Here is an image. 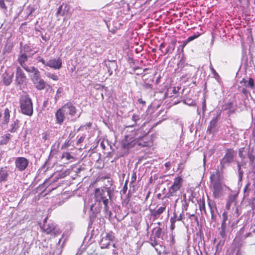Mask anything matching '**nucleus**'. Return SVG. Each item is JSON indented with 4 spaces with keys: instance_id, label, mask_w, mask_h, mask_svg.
I'll return each instance as SVG.
<instances>
[{
    "instance_id": "1",
    "label": "nucleus",
    "mask_w": 255,
    "mask_h": 255,
    "mask_svg": "<svg viewBox=\"0 0 255 255\" xmlns=\"http://www.w3.org/2000/svg\"><path fill=\"white\" fill-rule=\"evenodd\" d=\"M112 190L110 188H97L95 191V199L96 202H103L104 205V210L107 213L109 212L108 204L111 197Z\"/></svg>"
},
{
    "instance_id": "2",
    "label": "nucleus",
    "mask_w": 255,
    "mask_h": 255,
    "mask_svg": "<svg viewBox=\"0 0 255 255\" xmlns=\"http://www.w3.org/2000/svg\"><path fill=\"white\" fill-rule=\"evenodd\" d=\"M21 113L25 115L31 116L33 114V105L31 98L27 94L22 95L19 99Z\"/></svg>"
},
{
    "instance_id": "3",
    "label": "nucleus",
    "mask_w": 255,
    "mask_h": 255,
    "mask_svg": "<svg viewBox=\"0 0 255 255\" xmlns=\"http://www.w3.org/2000/svg\"><path fill=\"white\" fill-rule=\"evenodd\" d=\"M210 181L213 189V196L215 198H218L223 191L219 171H217L215 173H213L211 175Z\"/></svg>"
},
{
    "instance_id": "4",
    "label": "nucleus",
    "mask_w": 255,
    "mask_h": 255,
    "mask_svg": "<svg viewBox=\"0 0 255 255\" xmlns=\"http://www.w3.org/2000/svg\"><path fill=\"white\" fill-rule=\"evenodd\" d=\"M43 232L52 237L59 235L61 231L59 227L52 222H48L47 218L44 219V223L41 227Z\"/></svg>"
},
{
    "instance_id": "5",
    "label": "nucleus",
    "mask_w": 255,
    "mask_h": 255,
    "mask_svg": "<svg viewBox=\"0 0 255 255\" xmlns=\"http://www.w3.org/2000/svg\"><path fill=\"white\" fill-rule=\"evenodd\" d=\"M236 154V152L232 148L226 149L225 155L220 161L221 169L233 162Z\"/></svg>"
},
{
    "instance_id": "6",
    "label": "nucleus",
    "mask_w": 255,
    "mask_h": 255,
    "mask_svg": "<svg viewBox=\"0 0 255 255\" xmlns=\"http://www.w3.org/2000/svg\"><path fill=\"white\" fill-rule=\"evenodd\" d=\"M183 182V179L181 177H175L172 186L169 188L168 193L167 194V196H174L176 195V193L179 191L181 186Z\"/></svg>"
},
{
    "instance_id": "7",
    "label": "nucleus",
    "mask_w": 255,
    "mask_h": 255,
    "mask_svg": "<svg viewBox=\"0 0 255 255\" xmlns=\"http://www.w3.org/2000/svg\"><path fill=\"white\" fill-rule=\"evenodd\" d=\"M28 164L29 160L24 157H17L15 159V169L18 171H23L25 170Z\"/></svg>"
},
{
    "instance_id": "8",
    "label": "nucleus",
    "mask_w": 255,
    "mask_h": 255,
    "mask_svg": "<svg viewBox=\"0 0 255 255\" xmlns=\"http://www.w3.org/2000/svg\"><path fill=\"white\" fill-rule=\"evenodd\" d=\"M31 79L35 87L37 90H42L45 89L46 83L44 80L41 78L40 74L35 76H31Z\"/></svg>"
},
{
    "instance_id": "9",
    "label": "nucleus",
    "mask_w": 255,
    "mask_h": 255,
    "mask_svg": "<svg viewBox=\"0 0 255 255\" xmlns=\"http://www.w3.org/2000/svg\"><path fill=\"white\" fill-rule=\"evenodd\" d=\"M15 83L18 86H21L26 79V76L19 67H17L16 70Z\"/></svg>"
},
{
    "instance_id": "10",
    "label": "nucleus",
    "mask_w": 255,
    "mask_h": 255,
    "mask_svg": "<svg viewBox=\"0 0 255 255\" xmlns=\"http://www.w3.org/2000/svg\"><path fill=\"white\" fill-rule=\"evenodd\" d=\"M61 108L65 114L69 115L71 117L74 116L76 113V109L71 102L66 103Z\"/></svg>"
},
{
    "instance_id": "11",
    "label": "nucleus",
    "mask_w": 255,
    "mask_h": 255,
    "mask_svg": "<svg viewBox=\"0 0 255 255\" xmlns=\"http://www.w3.org/2000/svg\"><path fill=\"white\" fill-rule=\"evenodd\" d=\"M114 239V236L111 234H108L105 237H103L100 242L102 249L108 248L110 242Z\"/></svg>"
},
{
    "instance_id": "12",
    "label": "nucleus",
    "mask_w": 255,
    "mask_h": 255,
    "mask_svg": "<svg viewBox=\"0 0 255 255\" xmlns=\"http://www.w3.org/2000/svg\"><path fill=\"white\" fill-rule=\"evenodd\" d=\"M62 60L60 58H54L47 62L46 66L55 70H58L62 67Z\"/></svg>"
},
{
    "instance_id": "13",
    "label": "nucleus",
    "mask_w": 255,
    "mask_h": 255,
    "mask_svg": "<svg viewBox=\"0 0 255 255\" xmlns=\"http://www.w3.org/2000/svg\"><path fill=\"white\" fill-rule=\"evenodd\" d=\"M70 5L67 4L63 3L61 5L58 7L57 11L56 13V16L57 17L59 15L64 16L67 15L70 9Z\"/></svg>"
},
{
    "instance_id": "14",
    "label": "nucleus",
    "mask_w": 255,
    "mask_h": 255,
    "mask_svg": "<svg viewBox=\"0 0 255 255\" xmlns=\"http://www.w3.org/2000/svg\"><path fill=\"white\" fill-rule=\"evenodd\" d=\"M14 73L9 72V71H5L2 75V81L4 85L8 86L9 85L12 81V79L13 77Z\"/></svg>"
},
{
    "instance_id": "15",
    "label": "nucleus",
    "mask_w": 255,
    "mask_h": 255,
    "mask_svg": "<svg viewBox=\"0 0 255 255\" xmlns=\"http://www.w3.org/2000/svg\"><path fill=\"white\" fill-rule=\"evenodd\" d=\"M28 60V56L26 53L23 52L22 50H21L19 52V53L18 56L17 61L18 62L20 65L23 68L27 65L26 64V62Z\"/></svg>"
},
{
    "instance_id": "16",
    "label": "nucleus",
    "mask_w": 255,
    "mask_h": 255,
    "mask_svg": "<svg viewBox=\"0 0 255 255\" xmlns=\"http://www.w3.org/2000/svg\"><path fill=\"white\" fill-rule=\"evenodd\" d=\"M65 113L62 108L59 109L55 113V117L56 123L59 125H61L65 119Z\"/></svg>"
},
{
    "instance_id": "17",
    "label": "nucleus",
    "mask_w": 255,
    "mask_h": 255,
    "mask_svg": "<svg viewBox=\"0 0 255 255\" xmlns=\"http://www.w3.org/2000/svg\"><path fill=\"white\" fill-rule=\"evenodd\" d=\"M166 209V206L165 205H163L162 206L160 207L157 210H153L150 209L149 211L151 214V215L154 218L157 219L159 217L160 215L163 213V212Z\"/></svg>"
},
{
    "instance_id": "18",
    "label": "nucleus",
    "mask_w": 255,
    "mask_h": 255,
    "mask_svg": "<svg viewBox=\"0 0 255 255\" xmlns=\"http://www.w3.org/2000/svg\"><path fill=\"white\" fill-rule=\"evenodd\" d=\"M19 121L18 119L13 120L9 125L8 131L11 133L15 132L19 127Z\"/></svg>"
},
{
    "instance_id": "19",
    "label": "nucleus",
    "mask_w": 255,
    "mask_h": 255,
    "mask_svg": "<svg viewBox=\"0 0 255 255\" xmlns=\"http://www.w3.org/2000/svg\"><path fill=\"white\" fill-rule=\"evenodd\" d=\"M10 118V111L9 109L6 108L4 110L3 116L2 119V121L0 126L3 127L4 125H7L9 122Z\"/></svg>"
},
{
    "instance_id": "20",
    "label": "nucleus",
    "mask_w": 255,
    "mask_h": 255,
    "mask_svg": "<svg viewBox=\"0 0 255 255\" xmlns=\"http://www.w3.org/2000/svg\"><path fill=\"white\" fill-rule=\"evenodd\" d=\"M210 212L211 214V219L213 221H215L217 217V209L216 208V205L214 203L209 202L208 203Z\"/></svg>"
},
{
    "instance_id": "21",
    "label": "nucleus",
    "mask_w": 255,
    "mask_h": 255,
    "mask_svg": "<svg viewBox=\"0 0 255 255\" xmlns=\"http://www.w3.org/2000/svg\"><path fill=\"white\" fill-rule=\"evenodd\" d=\"M8 170L6 167L0 169V182H5L8 177Z\"/></svg>"
},
{
    "instance_id": "22",
    "label": "nucleus",
    "mask_w": 255,
    "mask_h": 255,
    "mask_svg": "<svg viewBox=\"0 0 255 255\" xmlns=\"http://www.w3.org/2000/svg\"><path fill=\"white\" fill-rule=\"evenodd\" d=\"M106 65L110 74L112 73L113 70H116L117 67L116 61L115 60H109Z\"/></svg>"
},
{
    "instance_id": "23",
    "label": "nucleus",
    "mask_w": 255,
    "mask_h": 255,
    "mask_svg": "<svg viewBox=\"0 0 255 255\" xmlns=\"http://www.w3.org/2000/svg\"><path fill=\"white\" fill-rule=\"evenodd\" d=\"M23 69L27 72L33 73L31 76H35L40 74L39 70L34 66L29 67L26 65Z\"/></svg>"
},
{
    "instance_id": "24",
    "label": "nucleus",
    "mask_w": 255,
    "mask_h": 255,
    "mask_svg": "<svg viewBox=\"0 0 255 255\" xmlns=\"http://www.w3.org/2000/svg\"><path fill=\"white\" fill-rule=\"evenodd\" d=\"M217 123L211 121L207 132L210 134L214 133L217 130Z\"/></svg>"
},
{
    "instance_id": "25",
    "label": "nucleus",
    "mask_w": 255,
    "mask_h": 255,
    "mask_svg": "<svg viewBox=\"0 0 255 255\" xmlns=\"http://www.w3.org/2000/svg\"><path fill=\"white\" fill-rule=\"evenodd\" d=\"M11 135L10 133H6L1 137L0 140V145L7 144L10 140Z\"/></svg>"
},
{
    "instance_id": "26",
    "label": "nucleus",
    "mask_w": 255,
    "mask_h": 255,
    "mask_svg": "<svg viewBox=\"0 0 255 255\" xmlns=\"http://www.w3.org/2000/svg\"><path fill=\"white\" fill-rule=\"evenodd\" d=\"M244 83V86L246 87H250L252 89H254L255 88L254 81L252 78H250L249 81L245 79H243L241 81V83Z\"/></svg>"
},
{
    "instance_id": "27",
    "label": "nucleus",
    "mask_w": 255,
    "mask_h": 255,
    "mask_svg": "<svg viewBox=\"0 0 255 255\" xmlns=\"http://www.w3.org/2000/svg\"><path fill=\"white\" fill-rule=\"evenodd\" d=\"M226 229L227 225L226 224H225V222L222 223L221 227L218 229V230L220 231L219 236H220V238H221L222 239H225L226 237Z\"/></svg>"
},
{
    "instance_id": "28",
    "label": "nucleus",
    "mask_w": 255,
    "mask_h": 255,
    "mask_svg": "<svg viewBox=\"0 0 255 255\" xmlns=\"http://www.w3.org/2000/svg\"><path fill=\"white\" fill-rule=\"evenodd\" d=\"M154 230H155V237L157 238H160L163 239L164 233L162 231V229L160 227H156V228H154Z\"/></svg>"
},
{
    "instance_id": "29",
    "label": "nucleus",
    "mask_w": 255,
    "mask_h": 255,
    "mask_svg": "<svg viewBox=\"0 0 255 255\" xmlns=\"http://www.w3.org/2000/svg\"><path fill=\"white\" fill-rule=\"evenodd\" d=\"M237 168H238L239 183L242 181L243 174H244V171L241 168V164L239 162H237Z\"/></svg>"
},
{
    "instance_id": "30",
    "label": "nucleus",
    "mask_w": 255,
    "mask_h": 255,
    "mask_svg": "<svg viewBox=\"0 0 255 255\" xmlns=\"http://www.w3.org/2000/svg\"><path fill=\"white\" fill-rule=\"evenodd\" d=\"M136 180V172L133 171L131 175V180L129 183V186L131 188V187L134 188L135 186V182Z\"/></svg>"
},
{
    "instance_id": "31",
    "label": "nucleus",
    "mask_w": 255,
    "mask_h": 255,
    "mask_svg": "<svg viewBox=\"0 0 255 255\" xmlns=\"http://www.w3.org/2000/svg\"><path fill=\"white\" fill-rule=\"evenodd\" d=\"M171 44L172 45V46H169L167 48L165 52L164 53V54H166L168 53H172L175 49V46L176 44V41H172L171 42Z\"/></svg>"
},
{
    "instance_id": "32",
    "label": "nucleus",
    "mask_w": 255,
    "mask_h": 255,
    "mask_svg": "<svg viewBox=\"0 0 255 255\" xmlns=\"http://www.w3.org/2000/svg\"><path fill=\"white\" fill-rule=\"evenodd\" d=\"M9 0H0V7L3 9L4 12H6L7 10V7L6 2H9Z\"/></svg>"
},
{
    "instance_id": "33",
    "label": "nucleus",
    "mask_w": 255,
    "mask_h": 255,
    "mask_svg": "<svg viewBox=\"0 0 255 255\" xmlns=\"http://www.w3.org/2000/svg\"><path fill=\"white\" fill-rule=\"evenodd\" d=\"M221 111L220 110L216 111L215 114H214V117L213 118L211 121L217 123L221 116Z\"/></svg>"
},
{
    "instance_id": "34",
    "label": "nucleus",
    "mask_w": 255,
    "mask_h": 255,
    "mask_svg": "<svg viewBox=\"0 0 255 255\" xmlns=\"http://www.w3.org/2000/svg\"><path fill=\"white\" fill-rule=\"evenodd\" d=\"M56 151L55 150L51 149L50 155L49 156L48 159L46 161L44 165L47 167V168H49L51 166V163H50V159L51 157L54 154V152Z\"/></svg>"
},
{
    "instance_id": "35",
    "label": "nucleus",
    "mask_w": 255,
    "mask_h": 255,
    "mask_svg": "<svg viewBox=\"0 0 255 255\" xmlns=\"http://www.w3.org/2000/svg\"><path fill=\"white\" fill-rule=\"evenodd\" d=\"M63 92V89L59 88L56 92V95L54 97L55 103H56L58 99L61 97V94Z\"/></svg>"
},
{
    "instance_id": "36",
    "label": "nucleus",
    "mask_w": 255,
    "mask_h": 255,
    "mask_svg": "<svg viewBox=\"0 0 255 255\" xmlns=\"http://www.w3.org/2000/svg\"><path fill=\"white\" fill-rule=\"evenodd\" d=\"M62 159H66L67 161H68L71 159H73L74 157L71 155L68 152H64L61 156Z\"/></svg>"
},
{
    "instance_id": "37",
    "label": "nucleus",
    "mask_w": 255,
    "mask_h": 255,
    "mask_svg": "<svg viewBox=\"0 0 255 255\" xmlns=\"http://www.w3.org/2000/svg\"><path fill=\"white\" fill-rule=\"evenodd\" d=\"M139 119H140L139 115L134 114L132 116V120L134 122V124L131 126L129 125L128 127H133V126H134L135 125H136V122L137 121L139 120Z\"/></svg>"
},
{
    "instance_id": "38",
    "label": "nucleus",
    "mask_w": 255,
    "mask_h": 255,
    "mask_svg": "<svg viewBox=\"0 0 255 255\" xmlns=\"http://www.w3.org/2000/svg\"><path fill=\"white\" fill-rule=\"evenodd\" d=\"M233 107H234V104H233V102H228V103L225 104L223 106V109L224 110H231L233 108Z\"/></svg>"
},
{
    "instance_id": "39",
    "label": "nucleus",
    "mask_w": 255,
    "mask_h": 255,
    "mask_svg": "<svg viewBox=\"0 0 255 255\" xmlns=\"http://www.w3.org/2000/svg\"><path fill=\"white\" fill-rule=\"evenodd\" d=\"M45 74L47 77L52 79L54 81H57L58 80V77L55 74L51 73L50 72H47Z\"/></svg>"
},
{
    "instance_id": "40",
    "label": "nucleus",
    "mask_w": 255,
    "mask_h": 255,
    "mask_svg": "<svg viewBox=\"0 0 255 255\" xmlns=\"http://www.w3.org/2000/svg\"><path fill=\"white\" fill-rule=\"evenodd\" d=\"M26 10L27 13V17H28L32 14V12H33L35 11V8L29 5L27 7Z\"/></svg>"
},
{
    "instance_id": "41",
    "label": "nucleus",
    "mask_w": 255,
    "mask_h": 255,
    "mask_svg": "<svg viewBox=\"0 0 255 255\" xmlns=\"http://www.w3.org/2000/svg\"><path fill=\"white\" fill-rule=\"evenodd\" d=\"M148 242L154 248L158 245L157 242L154 238L150 237Z\"/></svg>"
},
{
    "instance_id": "42",
    "label": "nucleus",
    "mask_w": 255,
    "mask_h": 255,
    "mask_svg": "<svg viewBox=\"0 0 255 255\" xmlns=\"http://www.w3.org/2000/svg\"><path fill=\"white\" fill-rule=\"evenodd\" d=\"M237 195L236 194H234V195H230L229 196V198H228V202H229V203H233L236 200V198H237Z\"/></svg>"
},
{
    "instance_id": "43",
    "label": "nucleus",
    "mask_w": 255,
    "mask_h": 255,
    "mask_svg": "<svg viewBox=\"0 0 255 255\" xmlns=\"http://www.w3.org/2000/svg\"><path fill=\"white\" fill-rule=\"evenodd\" d=\"M71 142L70 141V139L65 141L64 143L62 144L61 146L62 149H66L71 144Z\"/></svg>"
},
{
    "instance_id": "44",
    "label": "nucleus",
    "mask_w": 255,
    "mask_h": 255,
    "mask_svg": "<svg viewBox=\"0 0 255 255\" xmlns=\"http://www.w3.org/2000/svg\"><path fill=\"white\" fill-rule=\"evenodd\" d=\"M210 70H211L212 74L214 76L215 78H216V79L217 78H219V75L216 72V70L214 69V68L212 67V65H210Z\"/></svg>"
},
{
    "instance_id": "45",
    "label": "nucleus",
    "mask_w": 255,
    "mask_h": 255,
    "mask_svg": "<svg viewBox=\"0 0 255 255\" xmlns=\"http://www.w3.org/2000/svg\"><path fill=\"white\" fill-rule=\"evenodd\" d=\"M248 157L249 158V160H250V162L251 163H252L254 162L255 159V156L252 153H248Z\"/></svg>"
},
{
    "instance_id": "46",
    "label": "nucleus",
    "mask_w": 255,
    "mask_h": 255,
    "mask_svg": "<svg viewBox=\"0 0 255 255\" xmlns=\"http://www.w3.org/2000/svg\"><path fill=\"white\" fill-rule=\"evenodd\" d=\"M23 49H24L23 52H24L25 53L29 52L31 51V50H32L31 47L27 45H25L23 46Z\"/></svg>"
},
{
    "instance_id": "47",
    "label": "nucleus",
    "mask_w": 255,
    "mask_h": 255,
    "mask_svg": "<svg viewBox=\"0 0 255 255\" xmlns=\"http://www.w3.org/2000/svg\"><path fill=\"white\" fill-rule=\"evenodd\" d=\"M48 137H49V134L47 132H43L42 134V140H44V141L47 140L48 139Z\"/></svg>"
},
{
    "instance_id": "48",
    "label": "nucleus",
    "mask_w": 255,
    "mask_h": 255,
    "mask_svg": "<svg viewBox=\"0 0 255 255\" xmlns=\"http://www.w3.org/2000/svg\"><path fill=\"white\" fill-rule=\"evenodd\" d=\"M36 60L38 61L41 62L43 65L46 66L47 62H46L43 58L41 57L40 56H38L36 58Z\"/></svg>"
},
{
    "instance_id": "49",
    "label": "nucleus",
    "mask_w": 255,
    "mask_h": 255,
    "mask_svg": "<svg viewBox=\"0 0 255 255\" xmlns=\"http://www.w3.org/2000/svg\"><path fill=\"white\" fill-rule=\"evenodd\" d=\"M199 207L201 211H204V212L206 214V211L205 209V202H203L201 204L199 205Z\"/></svg>"
},
{
    "instance_id": "50",
    "label": "nucleus",
    "mask_w": 255,
    "mask_h": 255,
    "mask_svg": "<svg viewBox=\"0 0 255 255\" xmlns=\"http://www.w3.org/2000/svg\"><path fill=\"white\" fill-rule=\"evenodd\" d=\"M198 35H193V36H190L186 39V40L188 42H189L192 41L193 40L195 39L197 37H198Z\"/></svg>"
},
{
    "instance_id": "51",
    "label": "nucleus",
    "mask_w": 255,
    "mask_h": 255,
    "mask_svg": "<svg viewBox=\"0 0 255 255\" xmlns=\"http://www.w3.org/2000/svg\"><path fill=\"white\" fill-rule=\"evenodd\" d=\"M128 180H127L125 182V185L124 186V187H123V192L124 193H125L127 191V189H128Z\"/></svg>"
},
{
    "instance_id": "52",
    "label": "nucleus",
    "mask_w": 255,
    "mask_h": 255,
    "mask_svg": "<svg viewBox=\"0 0 255 255\" xmlns=\"http://www.w3.org/2000/svg\"><path fill=\"white\" fill-rule=\"evenodd\" d=\"M250 186V183L248 182L244 189V193H246L249 191L250 189L249 188Z\"/></svg>"
},
{
    "instance_id": "53",
    "label": "nucleus",
    "mask_w": 255,
    "mask_h": 255,
    "mask_svg": "<svg viewBox=\"0 0 255 255\" xmlns=\"http://www.w3.org/2000/svg\"><path fill=\"white\" fill-rule=\"evenodd\" d=\"M242 92L246 96H247L248 94L250 93L249 91L244 88L242 89Z\"/></svg>"
},
{
    "instance_id": "54",
    "label": "nucleus",
    "mask_w": 255,
    "mask_h": 255,
    "mask_svg": "<svg viewBox=\"0 0 255 255\" xmlns=\"http://www.w3.org/2000/svg\"><path fill=\"white\" fill-rule=\"evenodd\" d=\"M85 139V137L84 136H81L77 140V144H79L81 143H82Z\"/></svg>"
},
{
    "instance_id": "55",
    "label": "nucleus",
    "mask_w": 255,
    "mask_h": 255,
    "mask_svg": "<svg viewBox=\"0 0 255 255\" xmlns=\"http://www.w3.org/2000/svg\"><path fill=\"white\" fill-rule=\"evenodd\" d=\"M188 42L186 40L183 41L182 45H181V47L182 48H184L188 43Z\"/></svg>"
},
{
    "instance_id": "56",
    "label": "nucleus",
    "mask_w": 255,
    "mask_h": 255,
    "mask_svg": "<svg viewBox=\"0 0 255 255\" xmlns=\"http://www.w3.org/2000/svg\"><path fill=\"white\" fill-rule=\"evenodd\" d=\"M223 221L222 223H224L225 222V224H226V221L227 220V217L226 216L225 213H223Z\"/></svg>"
},
{
    "instance_id": "57",
    "label": "nucleus",
    "mask_w": 255,
    "mask_h": 255,
    "mask_svg": "<svg viewBox=\"0 0 255 255\" xmlns=\"http://www.w3.org/2000/svg\"><path fill=\"white\" fill-rule=\"evenodd\" d=\"M165 166L166 167V168L168 169V168L171 165V163L170 162H166L165 164H164Z\"/></svg>"
},
{
    "instance_id": "58",
    "label": "nucleus",
    "mask_w": 255,
    "mask_h": 255,
    "mask_svg": "<svg viewBox=\"0 0 255 255\" xmlns=\"http://www.w3.org/2000/svg\"><path fill=\"white\" fill-rule=\"evenodd\" d=\"M100 146L103 149H105L106 148V146L104 143V141L101 142V143H100Z\"/></svg>"
},
{
    "instance_id": "59",
    "label": "nucleus",
    "mask_w": 255,
    "mask_h": 255,
    "mask_svg": "<svg viewBox=\"0 0 255 255\" xmlns=\"http://www.w3.org/2000/svg\"><path fill=\"white\" fill-rule=\"evenodd\" d=\"M190 217L193 218V219H195V220H196V221L198 220V218H197V216H196L194 214L191 215Z\"/></svg>"
},
{
    "instance_id": "60",
    "label": "nucleus",
    "mask_w": 255,
    "mask_h": 255,
    "mask_svg": "<svg viewBox=\"0 0 255 255\" xmlns=\"http://www.w3.org/2000/svg\"><path fill=\"white\" fill-rule=\"evenodd\" d=\"M165 45H166V44H165V43H164V42L160 44V48H159V49H160V50H161V48H163V47H164L165 46Z\"/></svg>"
},
{
    "instance_id": "61",
    "label": "nucleus",
    "mask_w": 255,
    "mask_h": 255,
    "mask_svg": "<svg viewBox=\"0 0 255 255\" xmlns=\"http://www.w3.org/2000/svg\"><path fill=\"white\" fill-rule=\"evenodd\" d=\"M252 234H253V232L252 233H251V232L249 233L246 234L245 237H252Z\"/></svg>"
},
{
    "instance_id": "62",
    "label": "nucleus",
    "mask_w": 255,
    "mask_h": 255,
    "mask_svg": "<svg viewBox=\"0 0 255 255\" xmlns=\"http://www.w3.org/2000/svg\"><path fill=\"white\" fill-rule=\"evenodd\" d=\"M232 203H229V202L228 201L227 202V204L226 205V208L229 209L230 207V206L232 204Z\"/></svg>"
},
{
    "instance_id": "63",
    "label": "nucleus",
    "mask_w": 255,
    "mask_h": 255,
    "mask_svg": "<svg viewBox=\"0 0 255 255\" xmlns=\"http://www.w3.org/2000/svg\"><path fill=\"white\" fill-rule=\"evenodd\" d=\"M170 222L172 224H174L175 222V220L174 218H171L170 219Z\"/></svg>"
},
{
    "instance_id": "64",
    "label": "nucleus",
    "mask_w": 255,
    "mask_h": 255,
    "mask_svg": "<svg viewBox=\"0 0 255 255\" xmlns=\"http://www.w3.org/2000/svg\"><path fill=\"white\" fill-rule=\"evenodd\" d=\"M41 38H42V39L43 40H44V41H45L47 40V39L46 38V36H44V35H42V34L41 35Z\"/></svg>"
}]
</instances>
